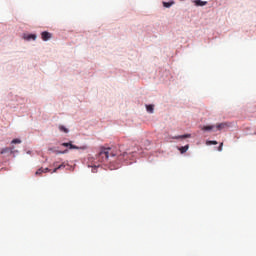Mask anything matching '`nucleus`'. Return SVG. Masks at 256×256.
Instances as JSON below:
<instances>
[{
  "label": "nucleus",
  "mask_w": 256,
  "mask_h": 256,
  "mask_svg": "<svg viewBox=\"0 0 256 256\" xmlns=\"http://www.w3.org/2000/svg\"><path fill=\"white\" fill-rule=\"evenodd\" d=\"M115 157H117L118 161H127L129 159V152H122L121 150L114 152L112 148H103L96 156L100 163H111L115 161Z\"/></svg>",
  "instance_id": "1"
},
{
  "label": "nucleus",
  "mask_w": 256,
  "mask_h": 256,
  "mask_svg": "<svg viewBox=\"0 0 256 256\" xmlns=\"http://www.w3.org/2000/svg\"><path fill=\"white\" fill-rule=\"evenodd\" d=\"M41 37H42V41H49V39H51L53 37V34L44 31L41 33Z\"/></svg>",
  "instance_id": "2"
},
{
  "label": "nucleus",
  "mask_w": 256,
  "mask_h": 256,
  "mask_svg": "<svg viewBox=\"0 0 256 256\" xmlns=\"http://www.w3.org/2000/svg\"><path fill=\"white\" fill-rule=\"evenodd\" d=\"M62 147H69V149H80L78 146L73 145L71 142L62 143Z\"/></svg>",
  "instance_id": "3"
},
{
  "label": "nucleus",
  "mask_w": 256,
  "mask_h": 256,
  "mask_svg": "<svg viewBox=\"0 0 256 256\" xmlns=\"http://www.w3.org/2000/svg\"><path fill=\"white\" fill-rule=\"evenodd\" d=\"M24 39H26V41H31V39H32L33 41H35V39H37V35H35V34H29V35L24 36Z\"/></svg>",
  "instance_id": "4"
},
{
  "label": "nucleus",
  "mask_w": 256,
  "mask_h": 256,
  "mask_svg": "<svg viewBox=\"0 0 256 256\" xmlns=\"http://www.w3.org/2000/svg\"><path fill=\"white\" fill-rule=\"evenodd\" d=\"M194 3L195 5H197V7H204V5H207V1H201V0H195Z\"/></svg>",
  "instance_id": "5"
},
{
  "label": "nucleus",
  "mask_w": 256,
  "mask_h": 256,
  "mask_svg": "<svg viewBox=\"0 0 256 256\" xmlns=\"http://www.w3.org/2000/svg\"><path fill=\"white\" fill-rule=\"evenodd\" d=\"M180 153H187V151H189V145L186 146H182L179 148Z\"/></svg>",
  "instance_id": "6"
},
{
  "label": "nucleus",
  "mask_w": 256,
  "mask_h": 256,
  "mask_svg": "<svg viewBox=\"0 0 256 256\" xmlns=\"http://www.w3.org/2000/svg\"><path fill=\"white\" fill-rule=\"evenodd\" d=\"M172 5H175L174 1L171 2H163V7H166V9H169Z\"/></svg>",
  "instance_id": "7"
},
{
  "label": "nucleus",
  "mask_w": 256,
  "mask_h": 256,
  "mask_svg": "<svg viewBox=\"0 0 256 256\" xmlns=\"http://www.w3.org/2000/svg\"><path fill=\"white\" fill-rule=\"evenodd\" d=\"M225 127H227V123H220L216 125L218 131H221V129H225Z\"/></svg>",
  "instance_id": "8"
},
{
  "label": "nucleus",
  "mask_w": 256,
  "mask_h": 256,
  "mask_svg": "<svg viewBox=\"0 0 256 256\" xmlns=\"http://www.w3.org/2000/svg\"><path fill=\"white\" fill-rule=\"evenodd\" d=\"M191 137V134H184L181 136H176L174 139H189Z\"/></svg>",
  "instance_id": "9"
},
{
  "label": "nucleus",
  "mask_w": 256,
  "mask_h": 256,
  "mask_svg": "<svg viewBox=\"0 0 256 256\" xmlns=\"http://www.w3.org/2000/svg\"><path fill=\"white\" fill-rule=\"evenodd\" d=\"M215 128V126L211 125V126H203L202 127V131H211Z\"/></svg>",
  "instance_id": "10"
},
{
  "label": "nucleus",
  "mask_w": 256,
  "mask_h": 256,
  "mask_svg": "<svg viewBox=\"0 0 256 256\" xmlns=\"http://www.w3.org/2000/svg\"><path fill=\"white\" fill-rule=\"evenodd\" d=\"M88 167H92V173H97V169H99V165H88Z\"/></svg>",
  "instance_id": "11"
},
{
  "label": "nucleus",
  "mask_w": 256,
  "mask_h": 256,
  "mask_svg": "<svg viewBox=\"0 0 256 256\" xmlns=\"http://www.w3.org/2000/svg\"><path fill=\"white\" fill-rule=\"evenodd\" d=\"M146 110L148 113H153L154 106L153 105H146Z\"/></svg>",
  "instance_id": "12"
},
{
  "label": "nucleus",
  "mask_w": 256,
  "mask_h": 256,
  "mask_svg": "<svg viewBox=\"0 0 256 256\" xmlns=\"http://www.w3.org/2000/svg\"><path fill=\"white\" fill-rule=\"evenodd\" d=\"M59 169H65V165H64V164L59 165L58 167H56V168L52 171V173H57V171H59Z\"/></svg>",
  "instance_id": "13"
},
{
  "label": "nucleus",
  "mask_w": 256,
  "mask_h": 256,
  "mask_svg": "<svg viewBox=\"0 0 256 256\" xmlns=\"http://www.w3.org/2000/svg\"><path fill=\"white\" fill-rule=\"evenodd\" d=\"M60 131H63V133H69V129H67L65 126L60 125L59 126Z\"/></svg>",
  "instance_id": "14"
},
{
  "label": "nucleus",
  "mask_w": 256,
  "mask_h": 256,
  "mask_svg": "<svg viewBox=\"0 0 256 256\" xmlns=\"http://www.w3.org/2000/svg\"><path fill=\"white\" fill-rule=\"evenodd\" d=\"M217 144H218V142L215 141V140H208V141H206V145H217Z\"/></svg>",
  "instance_id": "15"
},
{
  "label": "nucleus",
  "mask_w": 256,
  "mask_h": 256,
  "mask_svg": "<svg viewBox=\"0 0 256 256\" xmlns=\"http://www.w3.org/2000/svg\"><path fill=\"white\" fill-rule=\"evenodd\" d=\"M43 173H45L43 172V168H40L35 172V175H43Z\"/></svg>",
  "instance_id": "16"
},
{
  "label": "nucleus",
  "mask_w": 256,
  "mask_h": 256,
  "mask_svg": "<svg viewBox=\"0 0 256 256\" xmlns=\"http://www.w3.org/2000/svg\"><path fill=\"white\" fill-rule=\"evenodd\" d=\"M12 143L19 144V143H21V140L16 138V139L12 140Z\"/></svg>",
  "instance_id": "17"
},
{
  "label": "nucleus",
  "mask_w": 256,
  "mask_h": 256,
  "mask_svg": "<svg viewBox=\"0 0 256 256\" xmlns=\"http://www.w3.org/2000/svg\"><path fill=\"white\" fill-rule=\"evenodd\" d=\"M218 151H223V142L220 143L219 147H218Z\"/></svg>",
  "instance_id": "18"
},
{
  "label": "nucleus",
  "mask_w": 256,
  "mask_h": 256,
  "mask_svg": "<svg viewBox=\"0 0 256 256\" xmlns=\"http://www.w3.org/2000/svg\"><path fill=\"white\" fill-rule=\"evenodd\" d=\"M51 170L49 168H43L44 173H49Z\"/></svg>",
  "instance_id": "19"
},
{
  "label": "nucleus",
  "mask_w": 256,
  "mask_h": 256,
  "mask_svg": "<svg viewBox=\"0 0 256 256\" xmlns=\"http://www.w3.org/2000/svg\"><path fill=\"white\" fill-rule=\"evenodd\" d=\"M69 150H64V151H59L58 153L60 154H65V153H68Z\"/></svg>",
  "instance_id": "20"
},
{
  "label": "nucleus",
  "mask_w": 256,
  "mask_h": 256,
  "mask_svg": "<svg viewBox=\"0 0 256 256\" xmlns=\"http://www.w3.org/2000/svg\"><path fill=\"white\" fill-rule=\"evenodd\" d=\"M9 151V148H5L4 150L1 151V153H7Z\"/></svg>",
  "instance_id": "21"
},
{
  "label": "nucleus",
  "mask_w": 256,
  "mask_h": 256,
  "mask_svg": "<svg viewBox=\"0 0 256 256\" xmlns=\"http://www.w3.org/2000/svg\"><path fill=\"white\" fill-rule=\"evenodd\" d=\"M80 149H85V147H81Z\"/></svg>",
  "instance_id": "22"
}]
</instances>
